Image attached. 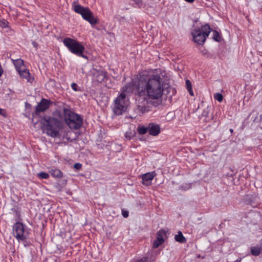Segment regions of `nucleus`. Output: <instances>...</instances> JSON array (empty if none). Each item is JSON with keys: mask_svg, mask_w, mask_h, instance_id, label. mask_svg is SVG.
Segmentation results:
<instances>
[{"mask_svg": "<svg viewBox=\"0 0 262 262\" xmlns=\"http://www.w3.org/2000/svg\"><path fill=\"white\" fill-rule=\"evenodd\" d=\"M165 76L164 72L140 74L136 93L140 97L138 100V110L142 114L149 111L146 104L152 103L155 106L158 105L157 102L152 101L158 100L163 95Z\"/></svg>", "mask_w": 262, "mask_h": 262, "instance_id": "1", "label": "nucleus"}, {"mask_svg": "<svg viewBox=\"0 0 262 262\" xmlns=\"http://www.w3.org/2000/svg\"><path fill=\"white\" fill-rule=\"evenodd\" d=\"M137 84L129 83L123 88V92L115 100L113 111L115 115H120L125 112L128 105V99L126 96L127 93H133L136 91Z\"/></svg>", "mask_w": 262, "mask_h": 262, "instance_id": "2", "label": "nucleus"}, {"mask_svg": "<svg viewBox=\"0 0 262 262\" xmlns=\"http://www.w3.org/2000/svg\"><path fill=\"white\" fill-rule=\"evenodd\" d=\"M41 123L43 131L48 135L52 137H56L59 135L60 122L58 119L46 116L42 119Z\"/></svg>", "mask_w": 262, "mask_h": 262, "instance_id": "3", "label": "nucleus"}, {"mask_svg": "<svg viewBox=\"0 0 262 262\" xmlns=\"http://www.w3.org/2000/svg\"><path fill=\"white\" fill-rule=\"evenodd\" d=\"M63 43L73 54L86 59H88L87 56L84 54L85 51L84 47L77 40L66 37L63 39Z\"/></svg>", "mask_w": 262, "mask_h": 262, "instance_id": "4", "label": "nucleus"}, {"mask_svg": "<svg viewBox=\"0 0 262 262\" xmlns=\"http://www.w3.org/2000/svg\"><path fill=\"white\" fill-rule=\"evenodd\" d=\"M63 112L65 121L70 128L78 129L82 125V120L80 115L67 108H63Z\"/></svg>", "mask_w": 262, "mask_h": 262, "instance_id": "5", "label": "nucleus"}, {"mask_svg": "<svg viewBox=\"0 0 262 262\" xmlns=\"http://www.w3.org/2000/svg\"><path fill=\"white\" fill-rule=\"evenodd\" d=\"M211 31L208 25H205L201 28L194 29L191 32L194 41L199 45H203Z\"/></svg>", "mask_w": 262, "mask_h": 262, "instance_id": "6", "label": "nucleus"}, {"mask_svg": "<svg viewBox=\"0 0 262 262\" xmlns=\"http://www.w3.org/2000/svg\"><path fill=\"white\" fill-rule=\"evenodd\" d=\"M74 10L76 13L81 14L82 18L89 21L91 25H95L98 23L97 19L93 16L89 8H84L79 5H76L74 6Z\"/></svg>", "mask_w": 262, "mask_h": 262, "instance_id": "7", "label": "nucleus"}, {"mask_svg": "<svg viewBox=\"0 0 262 262\" xmlns=\"http://www.w3.org/2000/svg\"><path fill=\"white\" fill-rule=\"evenodd\" d=\"M13 229L14 236L19 242L24 241L27 239L29 232L25 229V226L22 223H16L13 226Z\"/></svg>", "mask_w": 262, "mask_h": 262, "instance_id": "8", "label": "nucleus"}, {"mask_svg": "<svg viewBox=\"0 0 262 262\" xmlns=\"http://www.w3.org/2000/svg\"><path fill=\"white\" fill-rule=\"evenodd\" d=\"M106 78V72L102 70H94L93 73V80L94 81L101 83L103 82Z\"/></svg>", "mask_w": 262, "mask_h": 262, "instance_id": "9", "label": "nucleus"}, {"mask_svg": "<svg viewBox=\"0 0 262 262\" xmlns=\"http://www.w3.org/2000/svg\"><path fill=\"white\" fill-rule=\"evenodd\" d=\"M166 235V232L164 230H161L157 233V237L153 243L154 248H158L164 241V236Z\"/></svg>", "mask_w": 262, "mask_h": 262, "instance_id": "10", "label": "nucleus"}, {"mask_svg": "<svg viewBox=\"0 0 262 262\" xmlns=\"http://www.w3.org/2000/svg\"><path fill=\"white\" fill-rule=\"evenodd\" d=\"M49 106V101L46 99H42L41 102L36 107V113L39 114L44 112Z\"/></svg>", "mask_w": 262, "mask_h": 262, "instance_id": "11", "label": "nucleus"}, {"mask_svg": "<svg viewBox=\"0 0 262 262\" xmlns=\"http://www.w3.org/2000/svg\"><path fill=\"white\" fill-rule=\"evenodd\" d=\"M148 133L150 135L155 136L160 133V127L159 125L154 123H150L148 125Z\"/></svg>", "mask_w": 262, "mask_h": 262, "instance_id": "12", "label": "nucleus"}, {"mask_svg": "<svg viewBox=\"0 0 262 262\" xmlns=\"http://www.w3.org/2000/svg\"><path fill=\"white\" fill-rule=\"evenodd\" d=\"M155 176V172H148L143 174L142 176L143 183L144 184H148V183L153 179Z\"/></svg>", "mask_w": 262, "mask_h": 262, "instance_id": "13", "label": "nucleus"}, {"mask_svg": "<svg viewBox=\"0 0 262 262\" xmlns=\"http://www.w3.org/2000/svg\"><path fill=\"white\" fill-rule=\"evenodd\" d=\"M18 72H19L20 76L26 79L28 82H32L33 78L31 77L30 74L28 70H20Z\"/></svg>", "mask_w": 262, "mask_h": 262, "instance_id": "14", "label": "nucleus"}, {"mask_svg": "<svg viewBox=\"0 0 262 262\" xmlns=\"http://www.w3.org/2000/svg\"><path fill=\"white\" fill-rule=\"evenodd\" d=\"M49 172L53 177L58 179H60L62 177V172L58 169H51Z\"/></svg>", "mask_w": 262, "mask_h": 262, "instance_id": "15", "label": "nucleus"}, {"mask_svg": "<svg viewBox=\"0 0 262 262\" xmlns=\"http://www.w3.org/2000/svg\"><path fill=\"white\" fill-rule=\"evenodd\" d=\"M251 254L254 256H258L262 253V246H258L252 247L251 248Z\"/></svg>", "mask_w": 262, "mask_h": 262, "instance_id": "16", "label": "nucleus"}, {"mask_svg": "<svg viewBox=\"0 0 262 262\" xmlns=\"http://www.w3.org/2000/svg\"><path fill=\"white\" fill-rule=\"evenodd\" d=\"M175 240L180 243H185L186 242L185 237L183 236L181 231H179L178 234L174 236Z\"/></svg>", "mask_w": 262, "mask_h": 262, "instance_id": "17", "label": "nucleus"}, {"mask_svg": "<svg viewBox=\"0 0 262 262\" xmlns=\"http://www.w3.org/2000/svg\"><path fill=\"white\" fill-rule=\"evenodd\" d=\"M13 63L17 71L21 70V66L23 65L24 61L21 59H18L13 60Z\"/></svg>", "mask_w": 262, "mask_h": 262, "instance_id": "18", "label": "nucleus"}, {"mask_svg": "<svg viewBox=\"0 0 262 262\" xmlns=\"http://www.w3.org/2000/svg\"><path fill=\"white\" fill-rule=\"evenodd\" d=\"M186 88H187V90L188 91L189 94L191 96H193V93L192 91L191 82H190V81L189 80H187L186 81Z\"/></svg>", "mask_w": 262, "mask_h": 262, "instance_id": "19", "label": "nucleus"}, {"mask_svg": "<svg viewBox=\"0 0 262 262\" xmlns=\"http://www.w3.org/2000/svg\"><path fill=\"white\" fill-rule=\"evenodd\" d=\"M138 131L140 134H145L147 132H148V127H144V126H141V127H138Z\"/></svg>", "mask_w": 262, "mask_h": 262, "instance_id": "20", "label": "nucleus"}, {"mask_svg": "<svg viewBox=\"0 0 262 262\" xmlns=\"http://www.w3.org/2000/svg\"><path fill=\"white\" fill-rule=\"evenodd\" d=\"M39 178L40 179H47L49 178V174L45 172H40L37 174Z\"/></svg>", "mask_w": 262, "mask_h": 262, "instance_id": "21", "label": "nucleus"}, {"mask_svg": "<svg viewBox=\"0 0 262 262\" xmlns=\"http://www.w3.org/2000/svg\"><path fill=\"white\" fill-rule=\"evenodd\" d=\"M8 21L5 19H0V27L6 28L8 27Z\"/></svg>", "mask_w": 262, "mask_h": 262, "instance_id": "22", "label": "nucleus"}, {"mask_svg": "<svg viewBox=\"0 0 262 262\" xmlns=\"http://www.w3.org/2000/svg\"><path fill=\"white\" fill-rule=\"evenodd\" d=\"M135 135V132H126L125 137L127 140H130Z\"/></svg>", "mask_w": 262, "mask_h": 262, "instance_id": "23", "label": "nucleus"}, {"mask_svg": "<svg viewBox=\"0 0 262 262\" xmlns=\"http://www.w3.org/2000/svg\"><path fill=\"white\" fill-rule=\"evenodd\" d=\"M213 38L215 41H220V34L216 31H213Z\"/></svg>", "mask_w": 262, "mask_h": 262, "instance_id": "24", "label": "nucleus"}, {"mask_svg": "<svg viewBox=\"0 0 262 262\" xmlns=\"http://www.w3.org/2000/svg\"><path fill=\"white\" fill-rule=\"evenodd\" d=\"M223 96L220 93H216L214 95V99L219 102H221L223 100Z\"/></svg>", "mask_w": 262, "mask_h": 262, "instance_id": "25", "label": "nucleus"}, {"mask_svg": "<svg viewBox=\"0 0 262 262\" xmlns=\"http://www.w3.org/2000/svg\"><path fill=\"white\" fill-rule=\"evenodd\" d=\"M71 87L72 89L75 92L80 91V89L78 88L77 84H76L75 83H73L71 84Z\"/></svg>", "mask_w": 262, "mask_h": 262, "instance_id": "26", "label": "nucleus"}, {"mask_svg": "<svg viewBox=\"0 0 262 262\" xmlns=\"http://www.w3.org/2000/svg\"><path fill=\"white\" fill-rule=\"evenodd\" d=\"M82 167V165L81 164L79 163H76L74 164V167L76 169H81Z\"/></svg>", "mask_w": 262, "mask_h": 262, "instance_id": "27", "label": "nucleus"}, {"mask_svg": "<svg viewBox=\"0 0 262 262\" xmlns=\"http://www.w3.org/2000/svg\"><path fill=\"white\" fill-rule=\"evenodd\" d=\"M134 1L139 7H141L143 6L142 0H134Z\"/></svg>", "mask_w": 262, "mask_h": 262, "instance_id": "28", "label": "nucleus"}, {"mask_svg": "<svg viewBox=\"0 0 262 262\" xmlns=\"http://www.w3.org/2000/svg\"><path fill=\"white\" fill-rule=\"evenodd\" d=\"M208 114V108L205 110L202 114V116H207Z\"/></svg>", "mask_w": 262, "mask_h": 262, "instance_id": "29", "label": "nucleus"}, {"mask_svg": "<svg viewBox=\"0 0 262 262\" xmlns=\"http://www.w3.org/2000/svg\"><path fill=\"white\" fill-rule=\"evenodd\" d=\"M122 215L124 217H127L128 216V212L127 211H123Z\"/></svg>", "mask_w": 262, "mask_h": 262, "instance_id": "30", "label": "nucleus"}, {"mask_svg": "<svg viewBox=\"0 0 262 262\" xmlns=\"http://www.w3.org/2000/svg\"><path fill=\"white\" fill-rule=\"evenodd\" d=\"M185 1H186L187 2H188V3H193L195 0H185Z\"/></svg>", "mask_w": 262, "mask_h": 262, "instance_id": "31", "label": "nucleus"}, {"mask_svg": "<svg viewBox=\"0 0 262 262\" xmlns=\"http://www.w3.org/2000/svg\"><path fill=\"white\" fill-rule=\"evenodd\" d=\"M33 45L34 47H37V43L35 42H33Z\"/></svg>", "mask_w": 262, "mask_h": 262, "instance_id": "32", "label": "nucleus"}, {"mask_svg": "<svg viewBox=\"0 0 262 262\" xmlns=\"http://www.w3.org/2000/svg\"><path fill=\"white\" fill-rule=\"evenodd\" d=\"M2 111H3V110L0 108V115L2 114Z\"/></svg>", "mask_w": 262, "mask_h": 262, "instance_id": "33", "label": "nucleus"}, {"mask_svg": "<svg viewBox=\"0 0 262 262\" xmlns=\"http://www.w3.org/2000/svg\"><path fill=\"white\" fill-rule=\"evenodd\" d=\"M230 132L231 133H233V129H232V128L230 129Z\"/></svg>", "mask_w": 262, "mask_h": 262, "instance_id": "34", "label": "nucleus"}]
</instances>
